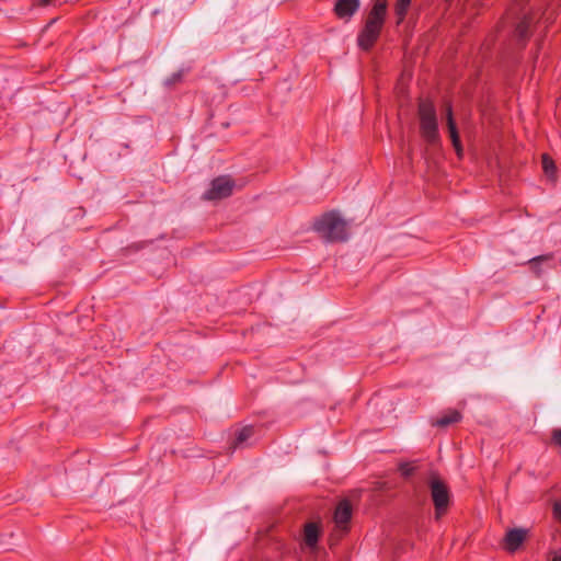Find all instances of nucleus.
I'll return each mask as SVG.
<instances>
[{"instance_id":"nucleus-1","label":"nucleus","mask_w":561,"mask_h":561,"mask_svg":"<svg viewBox=\"0 0 561 561\" xmlns=\"http://www.w3.org/2000/svg\"><path fill=\"white\" fill-rule=\"evenodd\" d=\"M387 5V0H375L357 36V45L362 50L371 49L378 41L386 21Z\"/></svg>"},{"instance_id":"nucleus-2","label":"nucleus","mask_w":561,"mask_h":561,"mask_svg":"<svg viewBox=\"0 0 561 561\" xmlns=\"http://www.w3.org/2000/svg\"><path fill=\"white\" fill-rule=\"evenodd\" d=\"M313 228L328 242H344L348 238L347 224L336 211L323 214Z\"/></svg>"},{"instance_id":"nucleus-3","label":"nucleus","mask_w":561,"mask_h":561,"mask_svg":"<svg viewBox=\"0 0 561 561\" xmlns=\"http://www.w3.org/2000/svg\"><path fill=\"white\" fill-rule=\"evenodd\" d=\"M420 121V135L428 145L439 142L438 121L436 107L430 100L421 99L417 105Z\"/></svg>"},{"instance_id":"nucleus-4","label":"nucleus","mask_w":561,"mask_h":561,"mask_svg":"<svg viewBox=\"0 0 561 561\" xmlns=\"http://www.w3.org/2000/svg\"><path fill=\"white\" fill-rule=\"evenodd\" d=\"M431 497L435 507V518L443 517L450 504V492L448 486L438 477L433 476L428 481Z\"/></svg>"},{"instance_id":"nucleus-5","label":"nucleus","mask_w":561,"mask_h":561,"mask_svg":"<svg viewBox=\"0 0 561 561\" xmlns=\"http://www.w3.org/2000/svg\"><path fill=\"white\" fill-rule=\"evenodd\" d=\"M234 181L227 175L214 179L210 187L204 193L203 198L206 201H217L229 197L232 194Z\"/></svg>"},{"instance_id":"nucleus-6","label":"nucleus","mask_w":561,"mask_h":561,"mask_svg":"<svg viewBox=\"0 0 561 561\" xmlns=\"http://www.w3.org/2000/svg\"><path fill=\"white\" fill-rule=\"evenodd\" d=\"M359 0H337L334 4V14L344 21H350L352 16L359 10Z\"/></svg>"},{"instance_id":"nucleus-7","label":"nucleus","mask_w":561,"mask_h":561,"mask_svg":"<svg viewBox=\"0 0 561 561\" xmlns=\"http://www.w3.org/2000/svg\"><path fill=\"white\" fill-rule=\"evenodd\" d=\"M528 530L525 528H513L507 530L504 537V548L508 552H515L526 540Z\"/></svg>"},{"instance_id":"nucleus-8","label":"nucleus","mask_w":561,"mask_h":561,"mask_svg":"<svg viewBox=\"0 0 561 561\" xmlns=\"http://www.w3.org/2000/svg\"><path fill=\"white\" fill-rule=\"evenodd\" d=\"M334 523L341 530L347 529V524L352 518V505L347 500L341 501L334 511Z\"/></svg>"},{"instance_id":"nucleus-9","label":"nucleus","mask_w":561,"mask_h":561,"mask_svg":"<svg viewBox=\"0 0 561 561\" xmlns=\"http://www.w3.org/2000/svg\"><path fill=\"white\" fill-rule=\"evenodd\" d=\"M446 121H447V127H448V131H449V136H450L451 142H453V146H454L455 150L457 151V153L460 154L462 147H461V141H460V137L458 134V129H457V126H456V123L454 119L453 107L450 104L446 105Z\"/></svg>"},{"instance_id":"nucleus-10","label":"nucleus","mask_w":561,"mask_h":561,"mask_svg":"<svg viewBox=\"0 0 561 561\" xmlns=\"http://www.w3.org/2000/svg\"><path fill=\"white\" fill-rule=\"evenodd\" d=\"M461 420V414L457 410H449L440 417L433 421V425L437 427H446L451 424L458 423Z\"/></svg>"},{"instance_id":"nucleus-11","label":"nucleus","mask_w":561,"mask_h":561,"mask_svg":"<svg viewBox=\"0 0 561 561\" xmlns=\"http://www.w3.org/2000/svg\"><path fill=\"white\" fill-rule=\"evenodd\" d=\"M319 539V526L317 523H308L305 525L304 529V540L305 543L312 548L318 543Z\"/></svg>"},{"instance_id":"nucleus-12","label":"nucleus","mask_w":561,"mask_h":561,"mask_svg":"<svg viewBox=\"0 0 561 561\" xmlns=\"http://www.w3.org/2000/svg\"><path fill=\"white\" fill-rule=\"evenodd\" d=\"M533 24V19L528 15H525L516 25L515 34L519 41H526L530 36V25Z\"/></svg>"},{"instance_id":"nucleus-13","label":"nucleus","mask_w":561,"mask_h":561,"mask_svg":"<svg viewBox=\"0 0 561 561\" xmlns=\"http://www.w3.org/2000/svg\"><path fill=\"white\" fill-rule=\"evenodd\" d=\"M553 260L552 254H543L529 260V264L537 276L541 275L540 264L543 262H551Z\"/></svg>"},{"instance_id":"nucleus-14","label":"nucleus","mask_w":561,"mask_h":561,"mask_svg":"<svg viewBox=\"0 0 561 561\" xmlns=\"http://www.w3.org/2000/svg\"><path fill=\"white\" fill-rule=\"evenodd\" d=\"M410 3H411V0H398L397 1L394 11H396V15L398 16V21H397L398 24H400L404 20L408 9L410 7Z\"/></svg>"},{"instance_id":"nucleus-15","label":"nucleus","mask_w":561,"mask_h":561,"mask_svg":"<svg viewBox=\"0 0 561 561\" xmlns=\"http://www.w3.org/2000/svg\"><path fill=\"white\" fill-rule=\"evenodd\" d=\"M253 435V427L252 426H245L241 428L236 437L234 447L241 445L244 443L248 438H250Z\"/></svg>"},{"instance_id":"nucleus-16","label":"nucleus","mask_w":561,"mask_h":561,"mask_svg":"<svg viewBox=\"0 0 561 561\" xmlns=\"http://www.w3.org/2000/svg\"><path fill=\"white\" fill-rule=\"evenodd\" d=\"M542 168H543V171L546 172V174H548V175H553V173L556 171L554 161L547 154L542 156Z\"/></svg>"},{"instance_id":"nucleus-17","label":"nucleus","mask_w":561,"mask_h":561,"mask_svg":"<svg viewBox=\"0 0 561 561\" xmlns=\"http://www.w3.org/2000/svg\"><path fill=\"white\" fill-rule=\"evenodd\" d=\"M414 467L412 466L411 462H402L400 463L399 466V470L401 472V474L404 477V478H409L410 476L413 474L414 472Z\"/></svg>"},{"instance_id":"nucleus-18","label":"nucleus","mask_w":561,"mask_h":561,"mask_svg":"<svg viewBox=\"0 0 561 561\" xmlns=\"http://www.w3.org/2000/svg\"><path fill=\"white\" fill-rule=\"evenodd\" d=\"M554 519L561 524V503L556 502L552 508Z\"/></svg>"},{"instance_id":"nucleus-19","label":"nucleus","mask_w":561,"mask_h":561,"mask_svg":"<svg viewBox=\"0 0 561 561\" xmlns=\"http://www.w3.org/2000/svg\"><path fill=\"white\" fill-rule=\"evenodd\" d=\"M552 442L554 445L561 447V428H557L552 432Z\"/></svg>"},{"instance_id":"nucleus-20","label":"nucleus","mask_w":561,"mask_h":561,"mask_svg":"<svg viewBox=\"0 0 561 561\" xmlns=\"http://www.w3.org/2000/svg\"><path fill=\"white\" fill-rule=\"evenodd\" d=\"M57 0H42L44 5H55Z\"/></svg>"},{"instance_id":"nucleus-21","label":"nucleus","mask_w":561,"mask_h":561,"mask_svg":"<svg viewBox=\"0 0 561 561\" xmlns=\"http://www.w3.org/2000/svg\"><path fill=\"white\" fill-rule=\"evenodd\" d=\"M551 561H561V556H554Z\"/></svg>"},{"instance_id":"nucleus-22","label":"nucleus","mask_w":561,"mask_h":561,"mask_svg":"<svg viewBox=\"0 0 561 561\" xmlns=\"http://www.w3.org/2000/svg\"><path fill=\"white\" fill-rule=\"evenodd\" d=\"M180 77H181V73H178L176 76H174V80L173 81L180 79Z\"/></svg>"}]
</instances>
